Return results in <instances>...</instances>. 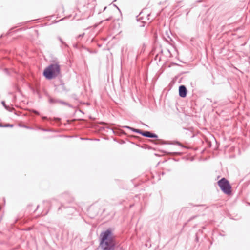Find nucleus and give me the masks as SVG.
I'll use <instances>...</instances> for the list:
<instances>
[{"mask_svg": "<svg viewBox=\"0 0 250 250\" xmlns=\"http://www.w3.org/2000/svg\"><path fill=\"white\" fill-rule=\"evenodd\" d=\"M100 247L102 250H114L116 245L115 236L109 229L100 234Z\"/></svg>", "mask_w": 250, "mask_h": 250, "instance_id": "nucleus-1", "label": "nucleus"}, {"mask_svg": "<svg viewBox=\"0 0 250 250\" xmlns=\"http://www.w3.org/2000/svg\"><path fill=\"white\" fill-rule=\"evenodd\" d=\"M60 73V67L58 64L54 63L50 65L45 69L43 75L48 79H51L57 76Z\"/></svg>", "mask_w": 250, "mask_h": 250, "instance_id": "nucleus-2", "label": "nucleus"}, {"mask_svg": "<svg viewBox=\"0 0 250 250\" xmlns=\"http://www.w3.org/2000/svg\"><path fill=\"white\" fill-rule=\"evenodd\" d=\"M218 186L221 190L227 195H230L231 193V186L229 181L225 178H222L217 182Z\"/></svg>", "mask_w": 250, "mask_h": 250, "instance_id": "nucleus-3", "label": "nucleus"}, {"mask_svg": "<svg viewBox=\"0 0 250 250\" xmlns=\"http://www.w3.org/2000/svg\"><path fill=\"white\" fill-rule=\"evenodd\" d=\"M130 129H131L133 131L135 132L138 133L141 135H142L144 136L147 137H150V138H157V135L155 134L152 133L148 131H145L143 132L141 130L135 129L133 128H129Z\"/></svg>", "mask_w": 250, "mask_h": 250, "instance_id": "nucleus-4", "label": "nucleus"}, {"mask_svg": "<svg viewBox=\"0 0 250 250\" xmlns=\"http://www.w3.org/2000/svg\"><path fill=\"white\" fill-rule=\"evenodd\" d=\"M187 93V90L186 87L184 85H181L179 88V94L181 97L184 98L186 96Z\"/></svg>", "mask_w": 250, "mask_h": 250, "instance_id": "nucleus-5", "label": "nucleus"}, {"mask_svg": "<svg viewBox=\"0 0 250 250\" xmlns=\"http://www.w3.org/2000/svg\"><path fill=\"white\" fill-rule=\"evenodd\" d=\"M3 126H4V127H7V126H11L12 127V125H5L4 126L2 125L1 124H0V127H3Z\"/></svg>", "mask_w": 250, "mask_h": 250, "instance_id": "nucleus-6", "label": "nucleus"}, {"mask_svg": "<svg viewBox=\"0 0 250 250\" xmlns=\"http://www.w3.org/2000/svg\"><path fill=\"white\" fill-rule=\"evenodd\" d=\"M191 159H190V161H193V157H190Z\"/></svg>", "mask_w": 250, "mask_h": 250, "instance_id": "nucleus-7", "label": "nucleus"}, {"mask_svg": "<svg viewBox=\"0 0 250 250\" xmlns=\"http://www.w3.org/2000/svg\"><path fill=\"white\" fill-rule=\"evenodd\" d=\"M61 207H59V208H58V210L61 209Z\"/></svg>", "mask_w": 250, "mask_h": 250, "instance_id": "nucleus-8", "label": "nucleus"}]
</instances>
